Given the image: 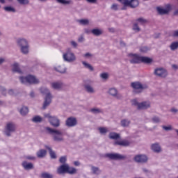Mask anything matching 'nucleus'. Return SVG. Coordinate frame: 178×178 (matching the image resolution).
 I'll use <instances>...</instances> for the list:
<instances>
[{
  "label": "nucleus",
  "mask_w": 178,
  "mask_h": 178,
  "mask_svg": "<svg viewBox=\"0 0 178 178\" xmlns=\"http://www.w3.org/2000/svg\"><path fill=\"white\" fill-rule=\"evenodd\" d=\"M162 129L165 130V131H170L172 130V126L169 125L168 127L163 126Z\"/></svg>",
  "instance_id": "6e6d98bb"
},
{
  "label": "nucleus",
  "mask_w": 178,
  "mask_h": 178,
  "mask_svg": "<svg viewBox=\"0 0 178 178\" xmlns=\"http://www.w3.org/2000/svg\"><path fill=\"white\" fill-rule=\"evenodd\" d=\"M100 77L102 79V80H108V79H109V74L103 72L100 74Z\"/></svg>",
  "instance_id": "de8ad7c7"
},
{
  "label": "nucleus",
  "mask_w": 178,
  "mask_h": 178,
  "mask_svg": "<svg viewBox=\"0 0 178 178\" xmlns=\"http://www.w3.org/2000/svg\"><path fill=\"white\" fill-rule=\"evenodd\" d=\"M51 87L54 90H60V88H62V83L53 82V83H51Z\"/></svg>",
  "instance_id": "72a5a7b5"
},
{
  "label": "nucleus",
  "mask_w": 178,
  "mask_h": 178,
  "mask_svg": "<svg viewBox=\"0 0 178 178\" xmlns=\"http://www.w3.org/2000/svg\"><path fill=\"white\" fill-rule=\"evenodd\" d=\"M36 155L38 158H44L47 156V150L42 149L36 153Z\"/></svg>",
  "instance_id": "2f4dec72"
},
{
  "label": "nucleus",
  "mask_w": 178,
  "mask_h": 178,
  "mask_svg": "<svg viewBox=\"0 0 178 178\" xmlns=\"http://www.w3.org/2000/svg\"><path fill=\"white\" fill-rule=\"evenodd\" d=\"M174 37H178V31H175L173 33Z\"/></svg>",
  "instance_id": "774afa93"
},
{
  "label": "nucleus",
  "mask_w": 178,
  "mask_h": 178,
  "mask_svg": "<svg viewBox=\"0 0 178 178\" xmlns=\"http://www.w3.org/2000/svg\"><path fill=\"white\" fill-rule=\"evenodd\" d=\"M88 3H93L94 5L98 3V0H86Z\"/></svg>",
  "instance_id": "13d9d810"
},
{
  "label": "nucleus",
  "mask_w": 178,
  "mask_h": 178,
  "mask_svg": "<svg viewBox=\"0 0 178 178\" xmlns=\"http://www.w3.org/2000/svg\"><path fill=\"white\" fill-rule=\"evenodd\" d=\"M8 95H10L11 97H16L17 95V92H16V90L14 89H9L8 90Z\"/></svg>",
  "instance_id": "37998d69"
},
{
  "label": "nucleus",
  "mask_w": 178,
  "mask_h": 178,
  "mask_svg": "<svg viewBox=\"0 0 178 178\" xmlns=\"http://www.w3.org/2000/svg\"><path fill=\"white\" fill-rule=\"evenodd\" d=\"M45 148H47V149H48L51 159H56V154H55V152H54L52 150V148H51V147H49L48 145H46Z\"/></svg>",
  "instance_id": "7c9ffc66"
},
{
  "label": "nucleus",
  "mask_w": 178,
  "mask_h": 178,
  "mask_svg": "<svg viewBox=\"0 0 178 178\" xmlns=\"http://www.w3.org/2000/svg\"><path fill=\"white\" fill-rule=\"evenodd\" d=\"M140 63L149 65V63H152V58L149 57L140 56Z\"/></svg>",
  "instance_id": "c756f323"
},
{
  "label": "nucleus",
  "mask_w": 178,
  "mask_h": 178,
  "mask_svg": "<svg viewBox=\"0 0 178 178\" xmlns=\"http://www.w3.org/2000/svg\"><path fill=\"white\" fill-rule=\"evenodd\" d=\"M98 130L99 133L103 136H105V134H106V133L109 131V130H108V128H105V127H99Z\"/></svg>",
  "instance_id": "79ce46f5"
},
{
  "label": "nucleus",
  "mask_w": 178,
  "mask_h": 178,
  "mask_svg": "<svg viewBox=\"0 0 178 178\" xmlns=\"http://www.w3.org/2000/svg\"><path fill=\"white\" fill-rule=\"evenodd\" d=\"M57 173L58 175H65V173H68V175H76L77 173V169L69 166V164L67 163H65L58 167Z\"/></svg>",
  "instance_id": "20e7f679"
},
{
  "label": "nucleus",
  "mask_w": 178,
  "mask_h": 178,
  "mask_svg": "<svg viewBox=\"0 0 178 178\" xmlns=\"http://www.w3.org/2000/svg\"><path fill=\"white\" fill-rule=\"evenodd\" d=\"M63 59L65 62H68V63H72V62H74L76 60V56L74 53L72 51H67L63 54Z\"/></svg>",
  "instance_id": "f8f14e48"
},
{
  "label": "nucleus",
  "mask_w": 178,
  "mask_h": 178,
  "mask_svg": "<svg viewBox=\"0 0 178 178\" xmlns=\"http://www.w3.org/2000/svg\"><path fill=\"white\" fill-rule=\"evenodd\" d=\"M16 124L13 122H8L4 127L3 134L6 137H12L13 133H16Z\"/></svg>",
  "instance_id": "39448f33"
},
{
  "label": "nucleus",
  "mask_w": 178,
  "mask_h": 178,
  "mask_svg": "<svg viewBox=\"0 0 178 178\" xmlns=\"http://www.w3.org/2000/svg\"><path fill=\"white\" fill-rule=\"evenodd\" d=\"M12 70L14 73H19V74H23V71L20 69V65L19 63H14L12 65Z\"/></svg>",
  "instance_id": "6ab92c4d"
},
{
  "label": "nucleus",
  "mask_w": 178,
  "mask_h": 178,
  "mask_svg": "<svg viewBox=\"0 0 178 178\" xmlns=\"http://www.w3.org/2000/svg\"><path fill=\"white\" fill-rule=\"evenodd\" d=\"M70 44L75 49H77L79 44H77V42H76V41L72 40L70 42Z\"/></svg>",
  "instance_id": "4d7b16f0"
},
{
  "label": "nucleus",
  "mask_w": 178,
  "mask_h": 178,
  "mask_svg": "<svg viewBox=\"0 0 178 178\" xmlns=\"http://www.w3.org/2000/svg\"><path fill=\"white\" fill-rule=\"evenodd\" d=\"M125 5H129V8L131 9H136L140 6V1L138 0H127Z\"/></svg>",
  "instance_id": "dca6fc26"
},
{
  "label": "nucleus",
  "mask_w": 178,
  "mask_h": 178,
  "mask_svg": "<svg viewBox=\"0 0 178 178\" xmlns=\"http://www.w3.org/2000/svg\"><path fill=\"white\" fill-rule=\"evenodd\" d=\"M113 145H120L121 147H129L130 142L129 140H117L114 142Z\"/></svg>",
  "instance_id": "5701e85b"
},
{
  "label": "nucleus",
  "mask_w": 178,
  "mask_h": 178,
  "mask_svg": "<svg viewBox=\"0 0 178 178\" xmlns=\"http://www.w3.org/2000/svg\"><path fill=\"white\" fill-rule=\"evenodd\" d=\"M108 138H110V140H119V138H120V134L116 132H110Z\"/></svg>",
  "instance_id": "c85d7f7f"
},
{
  "label": "nucleus",
  "mask_w": 178,
  "mask_h": 178,
  "mask_svg": "<svg viewBox=\"0 0 178 178\" xmlns=\"http://www.w3.org/2000/svg\"><path fill=\"white\" fill-rule=\"evenodd\" d=\"M54 70H56V72H58V73H61V74H64V73H66V68L64 65H58L57 67H55Z\"/></svg>",
  "instance_id": "cd10ccee"
},
{
  "label": "nucleus",
  "mask_w": 178,
  "mask_h": 178,
  "mask_svg": "<svg viewBox=\"0 0 178 178\" xmlns=\"http://www.w3.org/2000/svg\"><path fill=\"white\" fill-rule=\"evenodd\" d=\"M19 112L22 116H27L29 114V107L23 106L19 110Z\"/></svg>",
  "instance_id": "a878e982"
},
{
  "label": "nucleus",
  "mask_w": 178,
  "mask_h": 178,
  "mask_svg": "<svg viewBox=\"0 0 178 178\" xmlns=\"http://www.w3.org/2000/svg\"><path fill=\"white\" fill-rule=\"evenodd\" d=\"M107 94H108L110 97H113V98H115V99H118V101L123 99V95L119 92V90H118L116 88H110Z\"/></svg>",
  "instance_id": "9d476101"
},
{
  "label": "nucleus",
  "mask_w": 178,
  "mask_h": 178,
  "mask_svg": "<svg viewBox=\"0 0 178 178\" xmlns=\"http://www.w3.org/2000/svg\"><path fill=\"white\" fill-rule=\"evenodd\" d=\"M44 117L49 119V122L53 127L58 129V127H60V120H59L57 116H52L51 114H45Z\"/></svg>",
  "instance_id": "6e6552de"
},
{
  "label": "nucleus",
  "mask_w": 178,
  "mask_h": 178,
  "mask_svg": "<svg viewBox=\"0 0 178 178\" xmlns=\"http://www.w3.org/2000/svg\"><path fill=\"white\" fill-rule=\"evenodd\" d=\"M84 58H92L93 55L91 53H86L83 55Z\"/></svg>",
  "instance_id": "680f3d73"
},
{
  "label": "nucleus",
  "mask_w": 178,
  "mask_h": 178,
  "mask_svg": "<svg viewBox=\"0 0 178 178\" xmlns=\"http://www.w3.org/2000/svg\"><path fill=\"white\" fill-rule=\"evenodd\" d=\"M84 88L89 94H94V92H95V90H94V88L90 85H85Z\"/></svg>",
  "instance_id": "473e14b6"
},
{
  "label": "nucleus",
  "mask_w": 178,
  "mask_h": 178,
  "mask_svg": "<svg viewBox=\"0 0 178 178\" xmlns=\"http://www.w3.org/2000/svg\"><path fill=\"white\" fill-rule=\"evenodd\" d=\"M106 156L111 161H124V159H127L126 155L120 154L119 153H108L106 154Z\"/></svg>",
  "instance_id": "1a4fd4ad"
},
{
  "label": "nucleus",
  "mask_w": 178,
  "mask_h": 178,
  "mask_svg": "<svg viewBox=\"0 0 178 178\" xmlns=\"http://www.w3.org/2000/svg\"><path fill=\"white\" fill-rule=\"evenodd\" d=\"M83 31H84L85 34H90V33H91V30H90L88 28H85L83 29Z\"/></svg>",
  "instance_id": "e2e57ef3"
},
{
  "label": "nucleus",
  "mask_w": 178,
  "mask_h": 178,
  "mask_svg": "<svg viewBox=\"0 0 178 178\" xmlns=\"http://www.w3.org/2000/svg\"><path fill=\"white\" fill-rule=\"evenodd\" d=\"M6 62V58L4 57H0V66H2L3 63Z\"/></svg>",
  "instance_id": "bf43d9fd"
},
{
  "label": "nucleus",
  "mask_w": 178,
  "mask_h": 178,
  "mask_svg": "<svg viewBox=\"0 0 178 178\" xmlns=\"http://www.w3.org/2000/svg\"><path fill=\"white\" fill-rule=\"evenodd\" d=\"M131 123V121L129 119H122L120 121V126L121 127H129L130 126V124Z\"/></svg>",
  "instance_id": "bb28decb"
},
{
  "label": "nucleus",
  "mask_w": 178,
  "mask_h": 178,
  "mask_svg": "<svg viewBox=\"0 0 178 178\" xmlns=\"http://www.w3.org/2000/svg\"><path fill=\"white\" fill-rule=\"evenodd\" d=\"M170 112H172V113H177L178 109L175 108H172L170 109Z\"/></svg>",
  "instance_id": "338daca9"
},
{
  "label": "nucleus",
  "mask_w": 178,
  "mask_h": 178,
  "mask_svg": "<svg viewBox=\"0 0 178 178\" xmlns=\"http://www.w3.org/2000/svg\"><path fill=\"white\" fill-rule=\"evenodd\" d=\"M57 3H60V5H64L65 6L69 5H73V0H56Z\"/></svg>",
  "instance_id": "393cba45"
},
{
  "label": "nucleus",
  "mask_w": 178,
  "mask_h": 178,
  "mask_svg": "<svg viewBox=\"0 0 178 178\" xmlns=\"http://www.w3.org/2000/svg\"><path fill=\"white\" fill-rule=\"evenodd\" d=\"M127 57L129 59L130 63H133V64L140 63L141 56L137 54L129 53L128 54Z\"/></svg>",
  "instance_id": "ddd939ff"
},
{
  "label": "nucleus",
  "mask_w": 178,
  "mask_h": 178,
  "mask_svg": "<svg viewBox=\"0 0 178 178\" xmlns=\"http://www.w3.org/2000/svg\"><path fill=\"white\" fill-rule=\"evenodd\" d=\"M154 74L157 77L165 79L168 76V71L163 67H157L154 70Z\"/></svg>",
  "instance_id": "9b49d317"
},
{
  "label": "nucleus",
  "mask_w": 178,
  "mask_h": 178,
  "mask_svg": "<svg viewBox=\"0 0 178 178\" xmlns=\"http://www.w3.org/2000/svg\"><path fill=\"white\" fill-rule=\"evenodd\" d=\"M65 125L67 127H74L77 126V119L74 117H70L65 121Z\"/></svg>",
  "instance_id": "2eb2a0df"
},
{
  "label": "nucleus",
  "mask_w": 178,
  "mask_h": 178,
  "mask_svg": "<svg viewBox=\"0 0 178 178\" xmlns=\"http://www.w3.org/2000/svg\"><path fill=\"white\" fill-rule=\"evenodd\" d=\"M17 45L20 49V52L23 55H29L30 53V44L29 41L24 38L18 39L17 40Z\"/></svg>",
  "instance_id": "7ed1b4c3"
},
{
  "label": "nucleus",
  "mask_w": 178,
  "mask_h": 178,
  "mask_svg": "<svg viewBox=\"0 0 178 178\" xmlns=\"http://www.w3.org/2000/svg\"><path fill=\"white\" fill-rule=\"evenodd\" d=\"M0 92L2 94V95H4V97H6V88L4 86H2L0 85Z\"/></svg>",
  "instance_id": "603ef678"
},
{
  "label": "nucleus",
  "mask_w": 178,
  "mask_h": 178,
  "mask_svg": "<svg viewBox=\"0 0 178 178\" xmlns=\"http://www.w3.org/2000/svg\"><path fill=\"white\" fill-rule=\"evenodd\" d=\"M131 102L134 106H137V109L138 110L140 106V103L138 102V101H137V99H132Z\"/></svg>",
  "instance_id": "8fccbe9b"
},
{
  "label": "nucleus",
  "mask_w": 178,
  "mask_h": 178,
  "mask_svg": "<svg viewBox=\"0 0 178 178\" xmlns=\"http://www.w3.org/2000/svg\"><path fill=\"white\" fill-rule=\"evenodd\" d=\"M66 161H67V159H66V156H61L60 158V159H59V162L60 163H63V165H65V163H66Z\"/></svg>",
  "instance_id": "5fc2aeb1"
},
{
  "label": "nucleus",
  "mask_w": 178,
  "mask_h": 178,
  "mask_svg": "<svg viewBox=\"0 0 178 178\" xmlns=\"http://www.w3.org/2000/svg\"><path fill=\"white\" fill-rule=\"evenodd\" d=\"M82 65H83L84 67H86V69H88L89 70H90V72H94V67H92V65H91V64L86 62V61H82Z\"/></svg>",
  "instance_id": "f704fd0d"
},
{
  "label": "nucleus",
  "mask_w": 178,
  "mask_h": 178,
  "mask_svg": "<svg viewBox=\"0 0 178 178\" xmlns=\"http://www.w3.org/2000/svg\"><path fill=\"white\" fill-rule=\"evenodd\" d=\"M26 159H29V161H35V157L33 156H27Z\"/></svg>",
  "instance_id": "0e129e2a"
},
{
  "label": "nucleus",
  "mask_w": 178,
  "mask_h": 178,
  "mask_svg": "<svg viewBox=\"0 0 178 178\" xmlns=\"http://www.w3.org/2000/svg\"><path fill=\"white\" fill-rule=\"evenodd\" d=\"M136 22L140 24H145V23H147L148 21L143 17H140L136 19Z\"/></svg>",
  "instance_id": "49530a36"
},
{
  "label": "nucleus",
  "mask_w": 178,
  "mask_h": 178,
  "mask_svg": "<svg viewBox=\"0 0 178 178\" xmlns=\"http://www.w3.org/2000/svg\"><path fill=\"white\" fill-rule=\"evenodd\" d=\"M85 39L83 35H81L80 37L78 38V42H84Z\"/></svg>",
  "instance_id": "052dcab7"
},
{
  "label": "nucleus",
  "mask_w": 178,
  "mask_h": 178,
  "mask_svg": "<svg viewBox=\"0 0 178 178\" xmlns=\"http://www.w3.org/2000/svg\"><path fill=\"white\" fill-rule=\"evenodd\" d=\"M47 134H49L52 137L53 141L54 143H63L65 141V138H63V132L59 129L51 128L49 127H46L44 128Z\"/></svg>",
  "instance_id": "f257e3e1"
},
{
  "label": "nucleus",
  "mask_w": 178,
  "mask_h": 178,
  "mask_svg": "<svg viewBox=\"0 0 178 178\" xmlns=\"http://www.w3.org/2000/svg\"><path fill=\"white\" fill-rule=\"evenodd\" d=\"M131 87L134 89L135 94H141L144 90H148V85L143 84L140 81L131 83Z\"/></svg>",
  "instance_id": "423d86ee"
},
{
  "label": "nucleus",
  "mask_w": 178,
  "mask_h": 178,
  "mask_svg": "<svg viewBox=\"0 0 178 178\" xmlns=\"http://www.w3.org/2000/svg\"><path fill=\"white\" fill-rule=\"evenodd\" d=\"M40 177L41 178H54V175L48 172H42L40 175Z\"/></svg>",
  "instance_id": "a18cd8bd"
},
{
  "label": "nucleus",
  "mask_w": 178,
  "mask_h": 178,
  "mask_svg": "<svg viewBox=\"0 0 178 178\" xmlns=\"http://www.w3.org/2000/svg\"><path fill=\"white\" fill-rule=\"evenodd\" d=\"M152 121L153 122V123H161V118L158 116H154L152 118Z\"/></svg>",
  "instance_id": "3c124183"
},
{
  "label": "nucleus",
  "mask_w": 178,
  "mask_h": 178,
  "mask_svg": "<svg viewBox=\"0 0 178 178\" xmlns=\"http://www.w3.org/2000/svg\"><path fill=\"white\" fill-rule=\"evenodd\" d=\"M31 120L33 123H41L42 122V118L40 115H35Z\"/></svg>",
  "instance_id": "e433bc0d"
},
{
  "label": "nucleus",
  "mask_w": 178,
  "mask_h": 178,
  "mask_svg": "<svg viewBox=\"0 0 178 178\" xmlns=\"http://www.w3.org/2000/svg\"><path fill=\"white\" fill-rule=\"evenodd\" d=\"M40 92L43 95H45L44 101L42 107V109L45 110L47 108H48V106H49V105H51V103L52 102V95L51 94L49 90L47 88H40Z\"/></svg>",
  "instance_id": "f03ea898"
},
{
  "label": "nucleus",
  "mask_w": 178,
  "mask_h": 178,
  "mask_svg": "<svg viewBox=\"0 0 178 178\" xmlns=\"http://www.w3.org/2000/svg\"><path fill=\"white\" fill-rule=\"evenodd\" d=\"M132 30L135 31V33H140V31H141V28L138 26V23L135 22L133 24Z\"/></svg>",
  "instance_id": "4c0bfd02"
},
{
  "label": "nucleus",
  "mask_w": 178,
  "mask_h": 178,
  "mask_svg": "<svg viewBox=\"0 0 178 178\" xmlns=\"http://www.w3.org/2000/svg\"><path fill=\"white\" fill-rule=\"evenodd\" d=\"M22 84H38L40 81L35 76L28 75L26 76H19V78Z\"/></svg>",
  "instance_id": "0eeeda50"
},
{
  "label": "nucleus",
  "mask_w": 178,
  "mask_h": 178,
  "mask_svg": "<svg viewBox=\"0 0 178 178\" xmlns=\"http://www.w3.org/2000/svg\"><path fill=\"white\" fill-rule=\"evenodd\" d=\"M91 33L95 37H99L100 35H102V34H104V31H102V29L95 28L91 30Z\"/></svg>",
  "instance_id": "b1692460"
},
{
  "label": "nucleus",
  "mask_w": 178,
  "mask_h": 178,
  "mask_svg": "<svg viewBox=\"0 0 178 178\" xmlns=\"http://www.w3.org/2000/svg\"><path fill=\"white\" fill-rule=\"evenodd\" d=\"M111 10H119V5L116 3H113L111 7Z\"/></svg>",
  "instance_id": "864d4df0"
},
{
  "label": "nucleus",
  "mask_w": 178,
  "mask_h": 178,
  "mask_svg": "<svg viewBox=\"0 0 178 178\" xmlns=\"http://www.w3.org/2000/svg\"><path fill=\"white\" fill-rule=\"evenodd\" d=\"M118 2L122 3L123 6L121 8V10H127V6H129L128 4H126L125 3L127 2V0H118Z\"/></svg>",
  "instance_id": "58836bf2"
},
{
  "label": "nucleus",
  "mask_w": 178,
  "mask_h": 178,
  "mask_svg": "<svg viewBox=\"0 0 178 178\" xmlns=\"http://www.w3.org/2000/svg\"><path fill=\"white\" fill-rule=\"evenodd\" d=\"M3 10H5V12H8V13H16V9L12 6H5L3 8Z\"/></svg>",
  "instance_id": "c9c22d12"
},
{
  "label": "nucleus",
  "mask_w": 178,
  "mask_h": 178,
  "mask_svg": "<svg viewBox=\"0 0 178 178\" xmlns=\"http://www.w3.org/2000/svg\"><path fill=\"white\" fill-rule=\"evenodd\" d=\"M89 166L90 168V170L92 175H95L96 176H99V175L102 173V171L101 170V169H99V167H96L92 165H90Z\"/></svg>",
  "instance_id": "aec40b11"
},
{
  "label": "nucleus",
  "mask_w": 178,
  "mask_h": 178,
  "mask_svg": "<svg viewBox=\"0 0 178 178\" xmlns=\"http://www.w3.org/2000/svg\"><path fill=\"white\" fill-rule=\"evenodd\" d=\"M79 23L82 26H88V24H90V21L88 19H82L79 20Z\"/></svg>",
  "instance_id": "c03bdc74"
},
{
  "label": "nucleus",
  "mask_w": 178,
  "mask_h": 178,
  "mask_svg": "<svg viewBox=\"0 0 178 178\" xmlns=\"http://www.w3.org/2000/svg\"><path fill=\"white\" fill-rule=\"evenodd\" d=\"M151 108V102H142L139 104L138 111H145Z\"/></svg>",
  "instance_id": "a211bd4d"
},
{
  "label": "nucleus",
  "mask_w": 178,
  "mask_h": 178,
  "mask_svg": "<svg viewBox=\"0 0 178 178\" xmlns=\"http://www.w3.org/2000/svg\"><path fill=\"white\" fill-rule=\"evenodd\" d=\"M17 2H18L19 5H29L30 0H17Z\"/></svg>",
  "instance_id": "09e8293b"
},
{
  "label": "nucleus",
  "mask_w": 178,
  "mask_h": 178,
  "mask_svg": "<svg viewBox=\"0 0 178 178\" xmlns=\"http://www.w3.org/2000/svg\"><path fill=\"white\" fill-rule=\"evenodd\" d=\"M134 161L137 163H145L148 161V157L144 154H138L134 156Z\"/></svg>",
  "instance_id": "4468645a"
},
{
  "label": "nucleus",
  "mask_w": 178,
  "mask_h": 178,
  "mask_svg": "<svg viewBox=\"0 0 178 178\" xmlns=\"http://www.w3.org/2000/svg\"><path fill=\"white\" fill-rule=\"evenodd\" d=\"M22 166L25 170H31V169H34V164H33V163H28L27 161H23Z\"/></svg>",
  "instance_id": "412c9836"
},
{
  "label": "nucleus",
  "mask_w": 178,
  "mask_h": 178,
  "mask_svg": "<svg viewBox=\"0 0 178 178\" xmlns=\"http://www.w3.org/2000/svg\"><path fill=\"white\" fill-rule=\"evenodd\" d=\"M170 48L171 51H176V49H178V42H173L170 45Z\"/></svg>",
  "instance_id": "a19ab883"
},
{
  "label": "nucleus",
  "mask_w": 178,
  "mask_h": 178,
  "mask_svg": "<svg viewBox=\"0 0 178 178\" xmlns=\"http://www.w3.org/2000/svg\"><path fill=\"white\" fill-rule=\"evenodd\" d=\"M147 51H148V47H143L140 49L141 52H147Z\"/></svg>",
  "instance_id": "69168bd1"
},
{
  "label": "nucleus",
  "mask_w": 178,
  "mask_h": 178,
  "mask_svg": "<svg viewBox=\"0 0 178 178\" xmlns=\"http://www.w3.org/2000/svg\"><path fill=\"white\" fill-rule=\"evenodd\" d=\"M90 112L94 115H98L99 113H102V110L98 108H93L90 109Z\"/></svg>",
  "instance_id": "ea45409f"
},
{
  "label": "nucleus",
  "mask_w": 178,
  "mask_h": 178,
  "mask_svg": "<svg viewBox=\"0 0 178 178\" xmlns=\"http://www.w3.org/2000/svg\"><path fill=\"white\" fill-rule=\"evenodd\" d=\"M156 10L159 13V15H168L169 12H170V5H168L166 8H162L161 7H157Z\"/></svg>",
  "instance_id": "f3484780"
},
{
  "label": "nucleus",
  "mask_w": 178,
  "mask_h": 178,
  "mask_svg": "<svg viewBox=\"0 0 178 178\" xmlns=\"http://www.w3.org/2000/svg\"><path fill=\"white\" fill-rule=\"evenodd\" d=\"M151 149L153 152H156V154H159L162 151V149L161 148V145H159V143H154L151 145Z\"/></svg>",
  "instance_id": "4be33fe9"
}]
</instances>
